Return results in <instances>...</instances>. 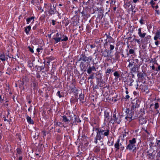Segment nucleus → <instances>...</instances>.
Returning <instances> with one entry per match:
<instances>
[{
  "mask_svg": "<svg viewBox=\"0 0 160 160\" xmlns=\"http://www.w3.org/2000/svg\"><path fill=\"white\" fill-rule=\"evenodd\" d=\"M21 152V151L20 149L18 148L17 149V153L18 154H20Z\"/></svg>",
  "mask_w": 160,
  "mask_h": 160,
  "instance_id": "34",
  "label": "nucleus"
},
{
  "mask_svg": "<svg viewBox=\"0 0 160 160\" xmlns=\"http://www.w3.org/2000/svg\"><path fill=\"white\" fill-rule=\"evenodd\" d=\"M4 121H8V120L7 119H6V118H5V119H4Z\"/></svg>",
  "mask_w": 160,
  "mask_h": 160,
  "instance_id": "61",
  "label": "nucleus"
},
{
  "mask_svg": "<svg viewBox=\"0 0 160 160\" xmlns=\"http://www.w3.org/2000/svg\"><path fill=\"white\" fill-rule=\"evenodd\" d=\"M52 23L53 25H54L55 24V21L54 20H52Z\"/></svg>",
  "mask_w": 160,
  "mask_h": 160,
  "instance_id": "44",
  "label": "nucleus"
},
{
  "mask_svg": "<svg viewBox=\"0 0 160 160\" xmlns=\"http://www.w3.org/2000/svg\"><path fill=\"white\" fill-rule=\"evenodd\" d=\"M100 147L98 146L95 147L94 148V151L96 152H98L100 150Z\"/></svg>",
  "mask_w": 160,
  "mask_h": 160,
  "instance_id": "19",
  "label": "nucleus"
},
{
  "mask_svg": "<svg viewBox=\"0 0 160 160\" xmlns=\"http://www.w3.org/2000/svg\"><path fill=\"white\" fill-rule=\"evenodd\" d=\"M129 54H133L134 52V51L133 49H130L129 51Z\"/></svg>",
  "mask_w": 160,
  "mask_h": 160,
  "instance_id": "30",
  "label": "nucleus"
},
{
  "mask_svg": "<svg viewBox=\"0 0 160 160\" xmlns=\"http://www.w3.org/2000/svg\"><path fill=\"white\" fill-rule=\"evenodd\" d=\"M152 69L154 70L155 68V67L154 65L152 66L151 67Z\"/></svg>",
  "mask_w": 160,
  "mask_h": 160,
  "instance_id": "49",
  "label": "nucleus"
},
{
  "mask_svg": "<svg viewBox=\"0 0 160 160\" xmlns=\"http://www.w3.org/2000/svg\"><path fill=\"white\" fill-rule=\"evenodd\" d=\"M126 113L128 114L127 116L125 118V119L128 120V118L130 119V120L132 119V113L129 109L127 108L126 109Z\"/></svg>",
  "mask_w": 160,
  "mask_h": 160,
  "instance_id": "4",
  "label": "nucleus"
},
{
  "mask_svg": "<svg viewBox=\"0 0 160 160\" xmlns=\"http://www.w3.org/2000/svg\"><path fill=\"white\" fill-rule=\"evenodd\" d=\"M132 64L130 63L129 65V66L130 67V66H132Z\"/></svg>",
  "mask_w": 160,
  "mask_h": 160,
  "instance_id": "63",
  "label": "nucleus"
},
{
  "mask_svg": "<svg viewBox=\"0 0 160 160\" xmlns=\"http://www.w3.org/2000/svg\"><path fill=\"white\" fill-rule=\"evenodd\" d=\"M92 59V56H89L87 57L85 55H84L82 58V59L84 62H89Z\"/></svg>",
  "mask_w": 160,
  "mask_h": 160,
  "instance_id": "8",
  "label": "nucleus"
},
{
  "mask_svg": "<svg viewBox=\"0 0 160 160\" xmlns=\"http://www.w3.org/2000/svg\"><path fill=\"white\" fill-rule=\"evenodd\" d=\"M133 2L134 3H136L139 1V0H133Z\"/></svg>",
  "mask_w": 160,
  "mask_h": 160,
  "instance_id": "48",
  "label": "nucleus"
},
{
  "mask_svg": "<svg viewBox=\"0 0 160 160\" xmlns=\"http://www.w3.org/2000/svg\"><path fill=\"white\" fill-rule=\"evenodd\" d=\"M43 49V48L42 46H39L37 49V52L39 53H42V50Z\"/></svg>",
  "mask_w": 160,
  "mask_h": 160,
  "instance_id": "17",
  "label": "nucleus"
},
{
  "mask_svg": "<svg viewBox=\"0 0 160 160\" xmlns=\"http://www.w3.org/2000/svg\"><path fill=\"white\" fill-rule=\"evenodd\" d=\"M57 95L59 97V98H61L62 97V96L61 94L60 91H58L57 93Z\"/></svg>",
  "mask_w": 160,
  "mask_h": 160,
  "instance_id": "23",
  "label": "nucleus"
},
{
  "mask_svg": "<svg viewBox=\"0 0 160 160\" xmlns=\"http://www.w3.org/2000/svg\"><path fill=\"white\" fill-rule=\"evenodd\" d=\"M130 3H131L130 2H128L126 3V5L127 6H128V7H129L130 6V4H131Z\"/></svg>",
  "mask_w": 160,
  "mask_h": 160,
  "instance_id": "41",
  "label": "nucleus"
},
{
  "mask_svg": "<svg viewBox=\"0 0 160 160\" xmlns=\"http://www.w3.org/2000/svg\"><path fill=\"white\" fill-rule=\"evenodd\" d=\"M28 48H29V50L32 53H33L34 51L33 50V48H31L30 47H28Z\"/></svg>",
  "mask_w": 160,
  "mask_h": 160,
  "instance_id": "33",
  "label": "nucleus"
},
{
  "mask_svg": "<svg viewBox=\"0 0 160 160\" xmlns=\"http://www.w3.org/2000/svg\"><path fill=\"white\" fill-rule=\"evenodd\" d=\"M26 119L27 122L30 124H33L34 123L32 119L30 117L27 116Z\"/></svg>",
  "mask_w": 160,
  "mask_h": 160,
  "instance_id": "13",
  "label": "nucleus"
},
{
  "mask_svg": "<svg viewBox=\"0 0 160 160\" xmlns=\"http://www.w3.org/2000/svg\"><path fill=\"white\" fill-rule=\"evenodd\" d=\"M131 8H132V11L133 10V7H132V6H131Z\"/></svg>",
  "mask_w": 160,
  "mask_h": 160,
  "instance_id": "64",
  "label": "nucleus"
},
{
  "mask_svg": "<svg viewBox=\"0 0 160 160\" xmlns=\"http://www.w3.org/2000/svg\"><path fill=\"white\" fill-rule=\"evenodd\" d=\"M157 146L160 147V140H158L156 142Z\"/></svg>",
  "mask_w": 160,
  "mask_h": 160,
  "instance_id": "29",
  "label": "nucleus"
},
{
  "mask_svg": "<svg viewBox=\"0 0 160 160\" xmlns=\"http://www.w3.org/2000/svg\"><path fill=\"white\" fill-rule=\"evenodd\" d=\"M155 8L156 9H158V5H156L155 7Z\"/></svg>",
  "mask_w": 160,
  "mask_h": 160,
  "instance_id": "55",
  "label": "nucleus"
},
{
  "mask_svg": "<svg viewBox=\"0 0 160 160\" xmlns=\"http://www.w3.org/2000/svg\"><path fill=\"white\" fill-rule=\"evenodd\" d=\"M156 12V13H157V14H159V10H156L155 11Z\"/></svg>",
  "mask_w": 160,
  "mask_h": 160,
  "instance_id": "46",
  "label": "nucleus"
},
{
  "mask_svg": "<svg viewBox=\"0 0 160 160\" xmlns=\"http://www.w3.org/2000/svg\"><path fill=\"white\" fill-rule=\"evenodd\" d=\"M4 106L6 108L8 107V104L7 103L4 104Z\"/></svg>",
  "mask_w": 160,
  "mask_h": 160,
  "instance_id": "47",
  "label": "nucleus"
},
{
  "mask_svg": "<svg viewBox=\"0 0 160 160\" xmlns=\"http://www.w3.org/2000/svg\"><path fill=\"white\" fill-rule=\"evenodd\" d=\"M135 41L139 44H140L141 43V41L140 40V39H135Z\"/></svg>",
  "mask_w": 160,
  "mask_h": 160,
  "instance_id": "31",
  "label": "nucleus"
},
{
  "mask_svg": "<svg viewBox=\"0 0 160 160\" xmlns=\"http://www.w3.org/2000/svg\"><path fill=\"white\" fill-rule=\"evenodd\" d=\"M37 27H36V25H35V26H34L33 28V29L34 30V29H35Z\"/></svg>",
  "mask_w": 160,
  "mask_h": 160,
  "instance_id": "51",
  "label": "nucleus"
},
{
  "mask_svg": "<svg viewBox=\"0 0 160 160\" xmlns=\"http://www.w3.org/2000/svg\"><path fill=\"white\" fill-rule=\"evenodd\" d=\"M92 71H96V69L94 66L92 67H89L88 68L87 70V72L88 74H90Z\"/></svg>",
  "mask_w": 160,
  "mask_h": 160,
  "instance_id": "9",
  "label": "nucleus"
},
{
  "mask_svg": "<svg viewBox=\"0 0 160 160\" xmlns=\"http://www.w3.org/2000/svg\"><path fill=\"white\" fill-rule=\"evenodd\" d=\"M158 39H160V32L158 31L155 34V36L154 37V39L156 41Z\"/></svg>",
  "mask_w": 160,
  "mask_h": 160,
  "instance_id": "12",
  "label": "nucleus"
},
{
  "mask_svg": "<svg viewBox=\"0 0 160 160\" xmlns=\"http://www.w3.org/2000/svg\"><path fill=\"white\" fill-rule=\"evenodd\" d=\"M139 22L141 24H144L143 20L142 19H141L140 20Z\"/></svg>",
  "mask_w": 160,
  "mask_h": 160,
  "instance_id": "39",
  "label": "nucleus"
},
{
  "mask_svg": "<svg viewBox=\"0 0 160 160\" xmlns=\"http://www.w3.org/2000/svg\"><path fill=\"white\" fill-rule=\"evenodd\" d=\"M34 17H31L29 18H28L26 19L27 23L28 24L30 22H32V23L34 21Z\"/></svg>",
  "mask_w": 160,
  "mask_h": 160,
  "instance_id": "11",
  "label": "nucleus"
},
{
  "mask_svg": "<svg viewBox=\"0 0 160 160\" xmlns=\"http://www.w3.org/2000/svg\"><path fill=\"white\" fill-rule=\"evenodd\" d=\"M114 47L113 45H110V50H113L114 49Z\"/></svg>",
  "mask_w": 160,
  "mask_h": 160,
  "instance_id": "35",
  "label": "nucleus"
},
{
  "mask_svg": "<svg viewBox=\"0 0 160 160\" xmlns=\"http://www.w3.org/2000/svg\"><path fill=\"white\" fill-rule=\"evenodd\" d=\"M139 123L141 124L145 123L147 122L146 120L143 118H141L139 120Z\"/></svg>",
  "mask_w": 160,
  "mask_h": 160,
  "instance_id": "15",
  "label": "nucleus"
},
{
  "mask_svg": "<svg viewBox=\"0 0 160 160\" xmlns=\"http://www.w3.org/2000/svg\"><path fill=\"white\" fill-rule=\"evenodd\" d=\"M113 9L114 11H115L117 9V8H116V7H114Z\"/></svg>",
  "mask_w": 160,
  "mask_h": 160,
  "instance_id": "56",
  "label": "nucleus"
},
{
  "mask_svg": "<svg viewBox=\"0 0 160 160\" xmlns=\"http://www.w3.org/2000/svg\"><path fill=\"white\" fill-rule=\"evenodd\" d=\"M139 102H138L136 101V102H132V110H134L136 108H138L139 106V104L138 103Z\"/></svg>",
  "mask_w": 160,
  "mask_h": 160,
  "instance_id": "10",
  "label": "nucleus"
},
{
  "mask_svg": "<svg viewBox=\"0 0 160 160\" xmlns=\"http://www.w3.org/2000/svg\"><path fill=\"white\" fill-rule=\"evenodd\" d=\"M129 95H127L126 96H125V98L126 99H128V98H129Z\"/></svg>",
  "mask_w": 160,
  "mask_h": 160,
  "instance_id": "42",
  "label": "nucleus"
},
{
  "mask_svg": "<svg viewBox=\"0 0 160 160\" xmlns=\"http://www.w3.org/2000/svg\"><path fill=\"white\" fill-rule=\"evenodd\" d=\"M79 98L80 101H82L84 99V97L83 95L81 94L79 96Z\"/></svg>",
  "mask_w": 160,
  "mask_h": 160,
  "instance_id": "24",
  "label": "nucleus"
},
{
  "mask_svg": "<svg viewBox=\"0 0 160 160\" xmlns=\"http://www.w3.org/2000/svg\"><path fill=\"white\" fill-rule=\"evenodd\" d=\"M59 6H62V4H59Z\"/></svg>",
  "mask_w": 160,
  "mask_h": 160,
  "instance_id": "62",
  "label": "nucleus"
},
{
  "mask_svg": "<svg viewBox=\"0 0 160 160\" xmlns=\"http://www.w3.org/2000/svg\"><path fill=\"white\" fill-rule=\"evenodd\" d=\"M112 71L113 72V71L112 70V69H110V68H108L107 69V71H106V73H110V72Z\"/></svg>",
  "mask_w": 160,
  "mask_h": 160,
  "instance_id": "27",
  "label": "nucleus"
},
{
  "mask_svg": "<svg viewBox=\"0 0 160 160\" xmlns=\"http://www.w3.org/2000/svg\"><path fill=\"white\" fill-rule=\"evenodd\" d=\"M125 92H126V93L127 94H128V91L127 90H126V91Z\"/></svg>",
  "mask_w": 160,
  "mask_h": 160,
  "instance_id": "57",
  "label": "nucleus"
},
{
  "mask_svg": "<svg viewBox=\"0 0 160 160\" xmlns=\"http://www.w3.org/2000/svg\"><path fill=\"white\" fill-rule=\"evenodd\" d=\"M51 34H50V35H48V36L49 38H51Z\"/></svg>",
  "mask_w": 160,
  "mask_h": 160,
  "instance_id": "59",
  "label": "nucleus"
},
{
  "mask_svg": "<svg viewBox=\"0 0 160 160\" xmlns=\"http://www.w3.org/2000/svg\"><path fill=\"white\" fill-rule=\"evenodd\" d=\"M61 38V35L58 33H57L56 35L53 36V39L55 40V43H57L60 42Z\"/></svg>",
  "mask_w": 160,
  "mask_h": 160,
  "instance_id": "3",
  "label": "nucleus"
},
{
  "mask_svg": "<svg viewBox=\"0 0 160 160\" xmlns=\"http://www.w3.org/2000/svg\"><path fill=\"white\" fill-rule=\"evenodd\" d=\"M95 45H90V47L91 48H93L95 47Z\"/></svg>",
  "mask_w": 160,
  "mask_h": 160,
  "instance_id": "43",
  "label": "nucleus"
},
{
  "mask_svg": "<svg viewBox=\"0 0 160 160\" xmlns=\"http://www.w3.org/2000/svg\"><path fill=\"white\" fill-rule=\"evenodd\" d=\"M115 55L117 58H118V56L117 55V54L116 53H115Z\"/></svg>",
  "mask_w": 160,
  "mask_h": 160,
  "instance_id": "58",
  "label": "nucleus"
},
{
  "mask_svg": "<svg viewBox=\"0 0 160 160\" xmlns=\"http://www.w3.org/2000/svg\"><path fill=\"white\" fill-rule=\"evenodd\" d=\"M114 146L115 148H116V150L119 149V143H117L115 144Z\"/></svg>",
  "mask_w": 160,
  "mask_h": 160,
  "instance_id": "22",
  "label": "nucleus"
},
{
  "mask_svg": "<svg viewBox=\"0 0 160 160\" xmlns=\"http://www.w3.org/2000/svg\"><path fill=\"white\" fill-rule=\"evenodd\" d=\"M68 40V38L66 36H65L63 39H61V41H67Z\"/></svg>",
  "mask_w": 160,
  "mask_h": 160,
  "instance_id": "32",
  "label": "nucleus"
},
{
  "mask_svg": "<svg viewBox=\"0 0 160 160\" xmlns=\"http://www.w3.org/2000/svg\"><path fill=\"white\" fill-rule=\"evenodd\" d=\"M28 66L29 67H32V63H28Z\"/></svg>",
  "mask_w": 160,
  "mask_h": 160,
  "instance_id": "37",
  "label": "nucleus"
},
{
  "mask_svg": "<svg viewBox=\"0 0 160 160\" xmlns=\"http://www.w3.org/2000/svg\"><path fill=\"white\" fill-rule=\"evenodd\" d=\"M32 109V108H31V107H30L28 109V111H30Z\"/></svg>",
  "mask_w": 160,
  "mask_h": 160,
  "instance_id": "52",
  "label": "nucleus"
},
{
  "mask_svg": "<svg viewBox=\"0 0 160 160\" xmlns=\"http://www.w3.org/2000/svg\"><path fill=\"white\" fill-rule=\"evenodd\" d=\"M145 132H147L148 134H149V132L147 131V130H145Z\"/></svg>",
  "mask_w": 160,
  "mask_h": 160,
  "instance_id": "53",
  "label": "nucleus"
},
{
  "mask_svg": "<svg viewBox=\"0 0 160 160\" xmlns=\"http://www.w3.org/2000/svg\"><path fill=\"white\" fill-rule=\"evenodd\" d=\"M22 156L19 157L18 158L19 160H22Z\"/></svg>",
  "mask_w": 160,
  "mask_h": 160,
  "instance_id": "50",
  "label": "nucleus"
},
{
  "mask_svg": "<svg viewBox=\"0 0 160 160\" xmlns=\"http://www.w3.org/2000/svg\"><path fill=\"white\" fill-rule=\"evenodd\" d=\"M145 132H147L148 134H149V132L147 131V130H145Z\"/></svg>",
  "mask_w": 160,
  "mask_h": 160,
  "instance_id": "54",
  "label": "nucleus"
},
{
  "mask_svg": "<svg viewBox=\"0 0 160 160\" xmlns=\"http://www.w3.org/2000/svg\"><path fill=\"white\" fill-rule=\"evenodd\" d=\"M3 100V99H2L1 96H0V104L2 102V101Z\"/></svg>",
  "mask_w": 160,
  "mask_h": 160,
  "instance_id": "38",
  "label": "nucleus"
},
{
  "mask_svg": "<svg viewBox=\"0 0 160 160\" xmlns=\"http://www.w3.org/2000/svg\"><path fill=\"white\" fill-rule=\"evenodd\" d=\"M142 28H139L138 30V34L139 37L141 38H143L145 37L146 35V33L145 32H141Z\"/></svg>",
  "mask_w": 160,
  "mask_h": 160,
  "instance_id": "5",
  "label": "nucleus"
},
{
  "mask_svg": "<svg viewBox=\"0 0 160 160\" xmlns=\"http://www.w3.org/2000/svg\"><path fill=\"white\" fill-rule=\"evenodd\" d=\"M150 3L152 5V7L154 8L153 5L155 4V2H154L153 0H151L150 2Z\"/></svg>",
  "mask_w": 160,
  "mask_h": 160,
  "instance_id": "25",
  "label": "nucleus"
},
{
  "mask_svg": "<svg viewBox=\"0 0 160 160\" xmlns=\"http://www.w3.org/2000/svg\"><path fill=\"white\" fill-rule=\"evenodd\" d=\"M98 130L97 132V135L95 138V141L94 142L96 144L98 143V140H100L102 138H103L104 137H108L110 133V130L109 129L102 128L98 129L97 128L96 129Z\"/></svg>",
  "mask_w": 160,
  "mask_h": 160,
  "instance_id": "1",
  "label": "nucleus"
},
{
  "mask_svg": "<svg viewBox=\"0 0 160 160\" xmlns=\"http://www.w3.org/2000/svg\"><path fill=\"white\" fill-rule=\"evenodd\" d=\"M2 72L0 71V76H1L2 74Z\"/></svg>",
  "mask_w": 160,
  "mask_h": 160,
  "instance_id": "60",
  "label": "nucleus"
},
{
  "mask_svg": "<svg viewBox=\"0 0 160 160\" xmlns=\"http://www.w3.org/2000/svg\"><path fill=\"white\" fill-rule=\"evenodd\" d=\"M62 117V121L63 122L66 123L68 122L69 119L67 118L66 116H63Z\"/></svg>",
  "mask_w": 160,
  "mask_h": 160,
  "instance_id": "16",
  "label": "nucleus"
},
{
  "mask_svg": "<svg viewBox=\"0 0 160 160\" xmlns=\"http://www.w3.org/2000/svg\"><path fill=\"white\" fill-rule=\"evenodd\" d=\"M129 143L127 146L126 149L130 150H132L133 152H135L136 149L135 144L136 143V139L133 138L132 139L129 141Z\"/></svg>",
  "mask_w": 160,
  "mask_h": 160,
  "instance_id": "2",
  "label": "nucleus"
},
{
  "mask_svg": "<svg viewBox=\"0 0 160 160\" xmlns=\"http://www.w3.org/2000/svg\"><path fill=\"white\" fill-rule=\"evenodd\" d=\"M111 123H114L117 122L118 124H119L120 122V120H118V118L116 117V115L115 114H113L112 116V118L111 120Z\"/></svg>",
  "mask_w": 160,
  "mask_h": 160,
  "instance_id": "6",
  "label": "nucleus"
},
{
  "mask_svg": "<svg viewBox=\"0 0 160 160\" xmlns=\"http://www.w3.org/2000/svg\"><path fill=\"white\" fill-rule=\"evenodd\" d=\"M25 31L26 33L28 34H29V32L31 29V27L30 26H28V27H25Z\"/></svg>",
  "mask_w": 160,
  "mask_h": 160,
  "instance_id": "14",
  "label": "nucleus"
},
{
  "mask_svg": "<svg viewBox=\"0 0 160 160\" xmlns=\"http://www.w3.org/2000/svg\"><path fill=\"white\" fill-rule=\"evenodd\" d=\"M104 117L105 121L108 122H109V112L106 111L104 112Z\"/></svg>",
  "mask_w": 160,
  "mask_h": 160,
  "instance_id": "7",
  "label": "nucleus"
},
{
  "mask_svg": "<svg viewBox=\"0 0 160 160\" xmlns=\"http://www.w3.org/2000/svg\"><path fill=\"white\" fill-rule=\"evenodd\" d=\"M114 75L117 77V78H119L120 76V74L118 73V72L115 71L113 73Z\"/></svg>",
  "mask_w": 160,
  "mask_h": 160,
  "instance_id": "21",
  "label": "nucleus"
},
{
  "mask_svg": "<svg viewBox=\"0 0 160 160\" xmlns=\"http://www.w3.org/2000/svg\"><path fill=\"white\" fill-rule=\"evenodd\" d=\"M0 59L2 61H4L6 60V58L4 54H1L0 56Z\"/></svg>",
  "mask_w": 160,
  "mask_h": 160,
  "instance_id": "18",
  "label": "nucleus"
},
{
  "mask_svg": "<svg viewBox=\"0 0 160 160\" xmlns=\"http://www.w3.org/2000/svg\"><path fill=\"white\" fill-rule=\"evenodd\" d=\"M151 37V36L149 35L148 37H145V38L146 39V40H147V41H148V40H149V39H150Z\"/></svg>",
  "mask_w": 160,
  "mask_h": 160,
  "instance_id": "40",
  "label": "nucleus"
},
{
  "mask_svg": "<svg viewBox=\"0 0 160 160\" xmlns=\"http://www.w3.org/2000/svg\"><path fill=\"white\" fill-rule=\"evenodd\" d=\"M159 105L158 102L156 103L155 104V108L156 109L158 108L159 107Z\"/></svg>",
  "mask_w": 160,
  "mask_h": 160,
  "instance_id": "26",
  "label": "nucleus"
},
{
  "mask_svg": "<svg viewBox=\"0 0 160 160\" xmlns=\"http://www.w3.org/2000/svg\"><path fill=\"white\" fill-rule=\"evenodd\" d=\"M156 64L158 65V68L156 69V71H160V65H158L157 63H156Z\"/></svg>",
  "mask_w": 160,
  "mask_h": 160,
  "instance_id": "36",
  "label": "nucleus"
},
{
  "mask_svg": "<svg viewBox=\"0 0 160 160\" xmlns=\"http://www.w3.org/2000/svg\"><path fill=\"white\" fill-rule=\"evenodd\" d=\"M71 89L72 92H76L77 91V89L75 87V86L74 85L73 87L71 88Z\"/></svg>",
  "mask_w": 160,
  "mask_h": 160,
  "instance_id": "20",
  "label": "nucleus"
},
{
  "mask_svg": "<svg viewBox=\"0 0 160 160\" xmlns=\"http://www.w3.org/2000/svg\"><path fill=\"white\" fill-rule=\"evenodd\" d=\"M94 73H93L91 75H90L89 77H88V79H93L94 78Z\"/></svg>",
  "mask_w": 160,
  "mask_h": 160,
  "instance_id": "28",
  "label": "nucleus"
},
{
  "mask_svg": "<svg viewBox=\"0 0 160 160\" xmlns=\"http://www.w3.org/2000/svg\"><path fill=\"white\" fill-rule=\"evenodd\" d=\"M155 43L156 45L158 46V41H157L155 42Z\"/></svg>",
  "mask_w": 160,
  "mask_h": 160,
  "instance_id": "45",
  "label": "nucleus"
}]
</instances>
